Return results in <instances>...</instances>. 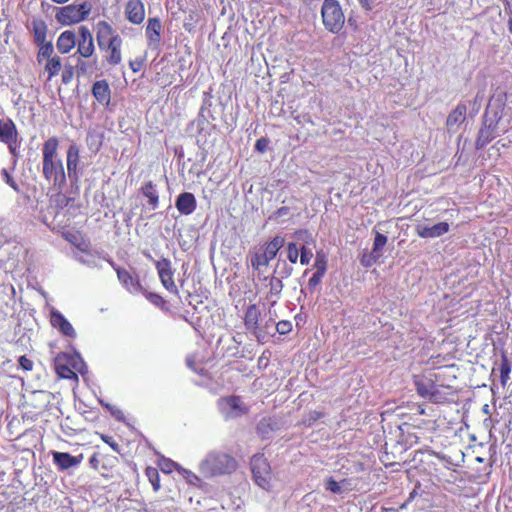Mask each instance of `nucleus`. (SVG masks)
Here are the masks:
<instances>
[{"instance_id": "4", "label": "nucleus", "mask_w": 512, "mask_h": 512, "mask_svg": "<svg viewBox=\"0 0 512 512\" xmlns=\"http://www.w3.org/2000/svg\"><path fill=\"white\" fill-rule=\"evenodd\" d=\"M321 16L325 28L332 33H338L344 26L345 16L338 0H324Z\"/></svg>"}, {"instance_id": "54", "label": "nucleus", "mask_w": 512, "mask_h": 512, "mask_svg": "<svg viewBox=\"0 0 512 512\" xmlns=\"http://www.w3.org/2000/svg\"><path fill=\"white\" fill-rule=\"evenodd\" d=\"M102 439L105 443H107L114 451L118 452L119 451V445L117 444V442L111 437V436H107V435H103L102 436Z\"/></svg>"}, {"instance_id": "30", "label": "nucleus", "mask_w": 512, "mask_h": 512, "mask_svg": "<svg viewBox=\"0 0 512 512\" xmlns=\"http://www.w3.org/2000/svg\"><path fill=\"white\" fill-rule=\"evenodd\" d=\"M62 68L61 59L59 56L54 55L52 58L46 60L44 71L48 74L47 80L50 81L53 77L58 75Z\"/></svg>"}, {"instance_id": "63", "label": "nucleus", "mask_w": 512, "mask_h": 512, "mask_svg": "<svg viewBox=\"0 0 512 512\" xmlns=\"http://www.w3.org/2000/svg\"><path fill=\"white\" fill-rule=\"evenodd\" d=\"M130 67H131V69H132L134 72H136V71L138 70V68L133 67V62H130Z\"/></svg>"}, {"instance_id": "7", "label": "nucleus", "mask_w": 512, "mask_h": 512, "mask_svg": "<svg viewBox=\"0 0 512 512\" xmlns=\"http://www.w3.org/2000/svg\"><path fill=\"white\" fill-rule=\"evenodd\" d=\"M218 407L225 419H233L247 413V408L238 396L221 398Z\"/></svg>"}, {"instance_id": "51", "label": "nucleus", "mask_w": 512, "mask_h": 512, "mask_svg": "<svg viewBox=\"0 0 512 512\" xmlns=\"http://www.w3.org/2000/svg\"><path fill=\"white\" fill-rule=\"evenodd\" d=\"M484 98H485V93H484V90H480L477 92L475 98H474V102H473V110L475 112H478L481 105H482V102L484 101Z\"/></svg>"}, {"instance_id": "21", "label": "nucleus", "mask_w": 512, "mask_h": 512, "mask_svg": "<svg viewBox=\"0 0 512 512\" xmlns=\"http://www.w3.org/2000/svg\"><path fill=\"white\" fill-rule=\"evenodd\" d=\"M125 13L131 23L140 24L145 16L144 5L140 0H129L125 8Z\"/></svg>"}, {"instance_id": "47", "label": "nucleus", "mask_w": 512, "mask_h": 512, "mask_svg": "<svg viewBox=\"0 0 512 512\" xmlns=\"http://www.w3.org/2000/svg\"><path fill=\"white\" fill-rule=\"evenodd\" d=\"M160 469L164 473H171L174 468H177V470L180 468L175 462L169 460V459H163L159 463Z\"/></svg>"}, {"instance_id": "46", "label": "nucleus", "mask_w": 512, "mask_h": 512, "mask_svg": "<svg viewBox=\"0 0 512 512\" xmlns=\"http://www.w3.org/2000/svg\"><path fill=\"white\" fill-rule=\"evenodd\" d=\"M313 257V253L305 245L300 247V263L302 265H308Z\"/></svg>"}, {"instance_id": "9", "label": "nucleus", "mask_w": 512, "mask_h": 512, "mask_svg": "<svg viewBox=\"0 0 512 512\" xmlns=\"http://www.w3.org/2000/svg\"><path fill=\"white\" fill-rule=\"evenodd\" d=\"M260 312L255 304L249 305L245 312L244 325L246 329L259 341L265 338L259 322Z\"/></svg>"}, {"instance_id": "17", "label": "nucleus", "mask_w": 512, "mask_h": 512, "mask_svg": "<svg viewBox=\"0 0 512 512\" xmlns=\"http://www.w3.org/2000/svg\"><path fill=\"white\" fill-rule=\"evenodd\" d=\"M116 272L120 283L130 293L137 294L142 291V286L139 280L133 277L128 270L123 268H116Z\"/></svg>"}, {"instance_id": "43", "label": "nucleus", "mask_w": 512, "mask_h": 512, "mask_svg": "<svg viewBox=\"0 0 512 512\" xmlns=\"http://www.w3.org/2000/svg\"><path fill=\"white\" fill-rule=\"evenodd\" d=\"M147 477L150 481V483L153 486V489L155 491H158L160 489V480H159V474L157 469L154 468H148L146 470Z\"/></svg>"}, {"instance_id": "10", "label": "nucleus", "mask_w": 512, "mask_h": 512, "mask_svg": "<svg viewBox=\"0 0 512 512\" xmlns=\"http://www.w3.org/2000/svg\"><path fill=\"white\" fill-rule=\"evenodd\" d=\"M414 384L417 393L421 397L427 398L433 402H438V392L436 391V386L433 380L422 376H415Z\"/></svg>"}, {"instance_id": "24", "label": "nucleus", "mask_w": 512, "mask_h": 512, "mask_svg": "<svg viewBox=\"0 0 512 512\" xmlns=\"http://www.w3.org/2000/svg\"><path fill=\"white\" fill-rule=\"evenodd\" d=\"M324 487L327 491L336 495H342L351 490L350 481L348 479L336 481L333 477H329L325 480Z\"/></svg>"}, {"instance_id": "42", "label": "nucleus", "mask_w": 512, "mask_h": 512, "mask_svg": "<svg viewBox=\"0 0 512 512\" xmlns=\"http://www.w3.org/2000/svg\"><path fill=\"white\" fill-rule=\"evenodd\" d=\"M300 255V248L297 247V244L294 242H289L287 244V259L290 263L295 264L298 261Z\"/></svg>"}, {"instance_id": "1", "label": "nucleus", "mask_w": 512, "mask_h": 512, "mask_svg": "<svg viewBox=\"0 0 512 512\" xmlns=\"http://www.w3.org/2000/svg\"><path fill=\"white\" fill-rule=\"evenodd\" d=\"M59 141L56 137H50L42 148L43 168L42 173L46 180L53 181L54 185L65 183L66 176L61 159L58 157Z\"/></svg>"}, {"instance_id": "62", "label": "nucleus", "mask_w": 512, "mask_h": 512, "mask_svg": "<svg viewBox=\"0 0 512 512\" xmlns=\"http://www.w3.org/2000/svg\"><path fill=\"white\" fill-rule=\"evenodd\" d=\"M509 31L512 33V19L509 20Z\"/></svg>"}, {"instance_id": "29", "label": "nucleus", "mask_w": 512, "mask_h": 512, "mask_svg": "<svg viewBox=\"0 0 512 512\" xmlns=\"http://www.w3.org/2000/svg\"><path fill=\"white\" fill-rule=\"evenodd\" d=\"M32 32L36 44H43L46 41L47 25L43 20H33Z\"/></svg>"}, {"instance_id": "36", "label": "nucleus", "mask_w": 512, "mask_h": 512, "mask_svg": "<svg viewBox=\"0 0 512 512\" xmlns=\"http://www.w3.org/2000/svg\"><path fill=\"white\" fill-rule=\"evenodd\" d=\"M178 471L189 485L196 487L202 486L203 481L194 472L184 468H179Z\"/></svg>"}, {"instance_id": "61", "label": "nucleus", "mask_w": 512, "mask_h": 512, "mask_svg": "<svg viewBox=\"0 0 512 512\" xmlns=\"http://www.w3.org/2000/svg\"><path fill=\"white\" fill-rule=\"evenodd\" d=\"M52 1L57 4H64V3L68 2L69 0H52Z\"/></svg>"}, {"instance_id": "40", "label": "nucleus", "mask_w": 512, "mask_h": 512, "mask_svg": "<svg viewBox=\"0 0 512 512\" xmlns=\"http://www.w3.org/2000/svg\"><path fill=\"white\" fill-rule=\"evenodd\" d=\"M387 237L379 232H376L374 243H373V249L372 251L375 252V254H378L380 257L382 256V249L387 243Z\"/></svg>"}, {"instance_id": "19", "label": "nucleus", "mask_w": 512, "mask_h": 512, "mask_svg": "<svg viewBox=\"0 0 512 512\" xmlns=\"http://www.w3.org/2000/svg\"><path fill=\"white\" fill-rule=\"evenodd\" d=\"M114 38H121L119 34L106 21H100L97 24V41L100 48L111 43Z\"/></svg>"}, {"instance_id": "58", "label": "nucleus", "mask_w": 512, "mask_h": 512, "mask_svg": "<svg viewBox=\"0 0 512 512\" xmlns=\"http://www.w3.org/2000/svg\"><path fill=\"white\" fill-rule=\"evenodd\" d=\"M363 8L371 10L373 8V2L371 0H358Z\"/></svg>"}, {"instance_id": "50", "label": "nucleus", "mask_w": 512, "mask_h": 512, "mask_svg": "<svg viewBox=\"0 0 512 512\" xmlns=\"http://www.w3.org/2000/svg\"><path fill=\"white\" fill-rule=\"evenodd\" d=\"M106 408L110 411L111 415L118 421L123 422L125 420L124 413L119 408L108 404L106 405Z\"/></svg>"}, {"instance_id": "12", "label": "nucleus", "mask_w": 512, "mask_h": 512, "mask_svg": "<svg viewBox=\"0 0 512 512\" xmlns=\"http://www.w3.org/2000/svg\"><path fill=\"white\" fill-rule=\"evenodd\" d=\"M53 462L57 468L61 471L68 470L73 467H77L83 460L82 455L72 456L67 452H52Z\"/></svg>"}, {"instance_id": "18", "label": "nucleus", "mask_w": 512, "mask_h": 512, "mask_svg": "<svg viewBox=\"0 0 512 512\" xmlns=\"http://www.w3.org/2000/svg\"><path fill=\"white\" fill-rule=\"evenodd\" d=\"M416 231L421 238H436L449 231V224L447 222H439L433 226L417 225Z\"/></svg>"}, {"instance_id": "27", "label": "nucleus", "mask_w": 512, "mask_h": 512, "mask_svg": "<svg viewBox=\"0 0 512 512\" xmlns=\"http://www.w3.org/2000/svg\"><path fill=\"white\" fill-rule=\"evenodd\" d=\"M121 46V38H114V40H112L111 43L104 46L109 51V55L107 56V61L109 62V64L118 65L121 62Z\"/></svg>"}, {"instance_id": "22", "label": "nucleus", "mask_w": 512, "mask_h": 512, "mask_svg": "<svg viewBox=\"0 0 512 512\" xmlns=\"http://www.w3.org/2000/svg\"><path fill=\"white\" fill-rule=\"evenodd\" d=\"M92 94L99 104L108 106L111 100V90L106 80H98L92 86Z\"/></svg>"}, {"instance_id": "14", "label": "nucleus", "mask_w": 512, "mask_h": 512, "mask_svg": "<svg viewBox=\"0 0 512 512\" xmlns=\"http://www.w3.org/2000/svg\"><path fill=\"white\" fill-rule=\"evenodd\" d=\"M51 325L58 329L64 336L74 338L76 332L71 323L59 311L53 310L51 312Z\"/></svg>"}, {"instance_id": "23", "label": "nucleus", "mask_w": 512, "mask_h": 512, "mask_svg": "<svg viewBox=\"0 0 512 512\" xmlns=\"http://www.w3.org/2000/svg\"><path fill=\"white\" fill-rule=\"evenodd\" d=\"M76 45V36L73 31L62 32L56 42L58 51L62 54L69 53Z\"/></svg>"}, {"instance_id": "3", "label": "nucleus", "mask_w": 512, "mask_h": 512, "mask_svg": "<svg viewBox=\"0 0 512 512\" xmlns=\"http://www.w3.org/2000/svg\"><path fill=\"white\" fill-rule=\"evenodd\" d=\"M92 10V4L85 1L80 4L72 3L60 8H57L55 14L56 20L64 25L69 26L80 23L87 19Z\"/></svg>"}, {"instance_id": "8", "label": "nucleus", "mask_w": 512, "mask_h": 512, "mask_svg": "<svg viewBox=\"0 0 512 512\" xmlns=\"http://www.w3.org/2000/svg\"><path fill=\"white\" fill-rule=\"evenodd\" d=\"M0 142L6 144L10 153L16 156L18 149V131L15 123L9 118L0 119Z\"/></svg>"}, {"instance_id": "41", "label": "nucleus", "mask_w": 512, "mask_h": 512, "mask_svg": "<svg viewBox=\"0 0 512 512\" xmlns=\"http://www.w3.org/2000/svg\"><path fill=\"white\" fill-rule=\"evenodd\" d=\"M75 71H76V68L72 64L66 63L64 65L62 75H61L63 84L67 85V84L71 83V81L73 80Z\"/></svg>"}, {"instance_id": "37", "label": "nucleus", "mask_w": 512, "mask_h": 512, "mask_svg": "<svg viewBox=\"0 0 512 512\" xmlns=\"http://www.w3.org/2000/svg\"><path fill=\"white\" fill-rule=\"evenodd\" d=\"M83 57L79 56L77 58V62L75 65L76 73L78 76L86 75L88 73H91L93 70V65L89 61L83 60Z\"/></svg>"}, {"instance_id": "20", "label": "nucleus", "mask_w": 512, "mask_h": 512, "mask_svg": "<svg viewBox=\"0 0 512 512\" xmlns=\"http://www.w3.org/2000/svg\"><path fill=\"white\" fill-rule=\"evenodd\" d=\"M80 158V149L77 144L72 143L67 150V158H66V165H67V173L68 177L73 180L77 179V166L79 163Z\"/></svg>"}, {"instance_id": "48", "label": "nucleus", "mask_w": 512, "mask_h": 512, "mask_svg": "<svg viewBox=\"0 0 512 512\" xmlns=\"http://www.w3.org/2000/svg\"><path fill=\"white\" fill-rule=\"evenodd\" d=\"M276 330L279 334L285 335L292 330V324L290 321H284V320L279 321L276 324Z\"/></svg>"}, {"instance_id": "11", "label": "nucleus", "mask_w": 512, "mask_h": 512, "mask_svg": "<svg viewBox=\"0 0 512 512\" xmlns=\"http://www.w3.org/2000/svg\"><path fill=\"white\" fill-rule=\"evenodd\" d=\"M497 121L485 117L483 127L479 131L476 140V147L483 148L490 143L497 135Z\"/></svg>"}, {"instance_id": "6", "label": "nucleus", "mask_w": 512, "mask_h": 512, "mask_svg": "<svg viewBox=\"0 0 512 512\" xmlns=\"http://www.w3.org/2000/svg\"><path fill=\"white\" fill-rule=\"evenodd\" d=\"M145 257L150 261L155 263V267L158 272V276L162 285L171 293L177 294L178 289L173 280V270L171 267V261L167 258H162L160 260H154L152 255L149 252H143Z\"/></svg>"}, {"instance_id": "15", "label": "nucleus", "mask_w": 512, "mask_h": 512, "mask_svg": "<svg viewBox=\"0 0 512 512\" xmlns=\"http://www.w3.org/2000/svg\"><path fill=\"white\" fill-rule=\"evenodd\" d=\"M264 281H268V292L266 295L267 300L270 301V304L274 306L281 297L282 290L284 288L283 280L279 279L276 276H264L262 278Z\"/></svg>"}, {"instance_id": "52", "label": "nucleus", "mask_w": 512, "mask_h": 512, "mask_svg": "<svg viewBox=\"0 0 512 512\" xmlns=\"http://www.w3.org/2000/svg\"><path fill=\"white\" fill-rule=\"evenodd\" d=\"M324 273L315 272L308 281L309 288H315L322 280Z\"/></svg>"}, {"instance_id": "49", "label": "nucleus", "mask_w": 512, "mask_h": 512, "mask_svg": "<svg viewBox=\"0 0 512 512\" xmlns=\"http://www.w3.org/2000/svg\"><path fill=\"white\" fill-rule=\"evenodd\" d=\"M79 37L78 42L93 41V36L86 26L79 27Z\"/></svg>"}, {"instance_id": "57", "label": "nucleus", "mask_w": 512, "mask_h": 512, "mask_svg": "<svg viewBox=\"0 0 512 512\" xmlns=\"http://www.w3.org/2000/svg\"><path fill=\"white\" fill-rule=\"evenodd\" d=\"M295 236L298 239L305 241L306 243H309V239H312L311 234H309L307 231H298L295 233Z\"/></svg>"}, {"instance_id": "5", "label": "nucleus", "mask_w": 512, "mask_h": 512, "mask_svg": "<svg viewBox=\"0 0 512 512\" xmlns=\"http://www.w3.org/2000/svg\"><path fill=\"white\" fill-rule=\"evenodd\" d=\"M251 469L255 483L266 491L271 490L272 475L266 458L263 455H254L251 459Z\"/></svg>"}, {"instance_id": "16", "label": "nucleus", "mask_w": 512, "mask_h": 512, "mask_svg": "<svg viewBox=\"0 0 512 512\" xmlns=\"http://www.w3.org/2000/svg\"><path fill=\"white\" fill-rule=\"evenodd\" d=\"M467 107L464 103H459L456 108L448 115L446 126L449 132H456L460 125L466 119Z\"/></svg>"}, {"instance_id": "26", "label": "nucleus", "mask_w": 512, "mask_h": 512, "mask_svg": "<svg viewBox=\"0 0 512 512\" xmlns=\"http://www.w3.org/2000/svg\"><path fill=\"white\" fill-rule=\"evenodd\" d=\"M162 24L158 18H149L146 27V36L149 44H158L160 42Z\"/></svg>"}, {"instance_id": "38", "label": "nucleus", "mask_w": 512, "mask_h": 512, "mask_svg": "<svg viewBox=\"0 0 512 512\" xmlns=\"http://www.w3.org/2000/svg\"><path fill=\"white\" fill-rule=\"evenodd\" d=\"M62 358L61 355H58L56 357V368L57 372L62 378L71 379L76 378V374L66 365L60 364V359Z\"/></svg>"}, {"instance_id": "64", "label": "nucleus", "mask_w": 512, "mask_h": 512, "mask_svg": "<svg viewBox=\"0 0 512 512\" xmlns=\"http://www.w3.org/2000/svg\"><path fill=\"white\" fill-rule=\"evenodd\" d=\"M483 411H484L485 413H488V405H485V406H484Z\"/></svg>"}, {"instance_id": "39", "label": "nucleus", "mask_w": 512, "mask_h": 512, "mask_svg": "<svg viewBox=\"0 0 512 512\" xmlns=\"http://www.w3.org/2000/svg\"><path fill=\"white\" fill-rule=\"evenodd\" d=\"M314 267L316 268V272L326 273L327 270V258L323 251H318L316 253Z\"/></svg>"}, {"instance_id": "28", "label": "nucleus", "mask_w": 512, "mask_h": 512, "mask_svg": "<svg viewBox=\"0 0 512 512\" xmlns=\"http://www.w3.org/2000/svg\"><path fill=\"white\" fill-rule=\"evenodd\" d=\"M284 244H285L284 237H282L280 235H276L273 239H271V241H269L268 243L265 244L263 253L271 261L277 256L279 250L284 246Z\"/></svg>"}, {"instance_id": "31", "label": "nucleus", "mask_w": 512, "mask_h": 512, "mask_svg": "<svg viewBox=\"0 0 512 512\" xmlns=\"http://www.w3.org/2000/svg\"><path fill=\"white\" fill-rule=\"evenodd\" d=\"M292 273L293 267L290 264H288L286 260L278 259L272 275L283 280L289 278L292 275Z\"/></svg>"}, {"instance_id": "55", "label": "nucleus", "mask_w": 512, "mask_h": 512, "mask_svg": "<svg viewBox=\"0 0 512 512\" xmlns=\"http://www.w3.org/2000/svg\"><path fill=\"white\" fill-rule=\"evenodd\" d=\"M268 140L266 138H260L256 141L255 148L259 152H265L267 149Z\"/></svg>"}, {"instance_id": "56", "label": "nucleus", "mask_w": 512, "mask_h": 512, "mask_svg": "<svg viewBox=\"0 0 512 512\" xmlns=\"http://www.w3.org/2000/svg\"><path fill=\"white\" fill-rule=\"evenodd\" d=\"M146 297H147V299H148L151 303H153V304H155V305H159V303H161V302H162V298H161L158 294H155V293H148V294L146 295Z\"/></svg>"}, {"instance_id": "60", "label": "nucleus", "mask_w": 512, "mask_h": 512, "mask_svg": "<svg viewBox=\"0 0 512 512\" xmlns=\"http://www.w3.org/2000/svg\"><path fill=\"white\" fill-rule=\"evenodd\" d=\"M273 324V320L266 321L264 325H261L262 331L266 334V330Z\"/></svg>"}, {"instance_id": "2", "label": "nucleus", "mask_w": 512, "mask_h": 512, "mask_svg": "<svg viewBox=\"0 0 512 512\" xmlns=\"http://www.w3.org/2000/svg\"><path fill=\"white\" fill-rule=\"evenodd\" d=\"M236 468V459L220 450L210 451L199 463L200 473L207 478L231 474Z\"/></svg>"}, {"instance_id": "45", "label": "nucleus", "mask_w": 512, "mask_h": 512, "mask_svg": "<svg viewBox=\"0 0 512 512\" xmlns=\"http://www.w3.org/2000/svg\"><path fill=\"white\" fill-rule=\"evenodd\" d=\"M1 176L6 184H8L14 191L19 192V186L16 183V181L13 179V177L10 175V173L7 171V169L3 168L1 170Z\"/></svg>"}, {"instance_id": "33", "label": "nucleus", "mask_w": 512, "mask_h": 512, "mask_svg": "<svg viewBox=\"0 0 512 512\" xmlns=\"http://www.w3.org/2000/svg\"><path fill=\"white\" fill-rule=\"evenodd\" d=\"M39 46V51L37 54V61L41 64L44 60H48L52 58L54 55V48L51 42H43V44H37Z\"/></svg>"}, {"instance_id": "35", "label": "nucleus", "mask_w": 512, "mask_h": 512, "mask_svg": "<svg viewBox=\"0 0 512 512\" xmlns=\"http://www.w3.org/2000/svg\"><path fill=\"white\" fill-rule=\"evenodd\" d=\"M511 372V363L509 362L505 353L502 354V361L500 364V378L501 383L505 386L509 380V374Z\"/></svg>"}, {"instance_id": "25", "label": "nucleus", "mask_w": 512, "mask_h": 512, "mask_svg": "<svg viewBox=\"0 0 512 512\" xmlns=\"http://www.w3.org/2000/svg\"><path fill=\"white\" fill-rule=\"evenodd\" d=\"M141 192L148 199L150 209H157L159 206V194L156 185L152 181L145 182L141 187Z\"/></svg>"}, {"instance_id": "53", "label": "nucleus", "mask_w": 512, "mask_h": 512, "mask_svg": "<svg viewBox=\"0 0 512 512\" xmlns=\"http://www.w3.org/2000/svg\"><path fill=\"white\" fill-rule=\"evenodd\" d=\"M19 365L25 371H31L33 369V362L26 356L19 357Z\"/></svg>"}, {"instance_id": "34", "label": "nucleus", "mask_w": 512, "mask_h": 512, "mask_svg": "<svg viewBox=\"0 0 512 512\" xmlns=\"http://www.w3.org/2000/svg\"><path fill=\"white\" fill-rule=\"evenodd\" d=\"M77 43V54L83 58H90L94 51V41L76 42Z\"/></svg>"}, {"instance_id": "32", "label": "nucleus", "mask_w": 512, "mask_h": 512, "mask_svg": "<svg viewBox=\"0 0 512 512\" xmlns=\"http://www.w3.org/2000/svg\"><path fill=\"white\" fill-rule=\"evenodd\" d=\"M270 260L263 252H254L250 255V264L254 270L261 271L263 267H267Z\"/></svg>"}, {"instance_id": "59", "label": "nucleus", "mask_w": 512, "mask_h": 512, "mask_svg": "<svg viewBox=\"0 0 512 512\" xmlns=\"http://www.w3.org/2000/svg\"><path fill=\"white\" fill-rule=\"evenodd\" d=\"M322 416H323V414L318 411H312L309 413V419L313 420V421L320 419Z\"/></svg>"}, {"instance_id": "44", "label": "nucleus", "mask_w": 512, "mask_h": 512, "mask_svg": "<svg viewBox=\"0 0 512 512\" xmlns=\"http://www.w3.org/2000/svg\"><path fill=\"white\" fill-rule=\"evenodd\" d=\"M380 256L378 254H375V252L371 251L369 254H364L361 259L360 263L364 267H371L373 264H375Z\"/></svg>"}, {"instance_id": "13", "label": "nucleus", "mask_w": 512, "mask_h": 512, "mask_svg": "<svg viewBox=\"0 0 512 512\" xmlns=\"http://www.w3.org/2000/svg\"><path fill=\"white\" fill-rule=\"evenodd\" d=\"M175 207L182 215L192 214L197 207V201L194 194L191 192L180 193L176 198Z\"/></svg>"}]
</instances>
